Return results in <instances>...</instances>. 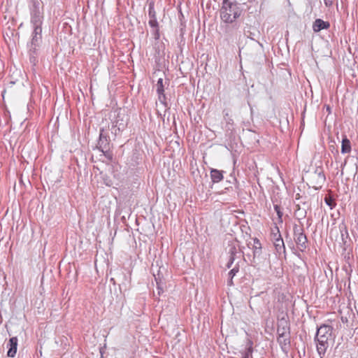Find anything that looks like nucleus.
Segmentation results:
<instances>
[{"mask_svg":"<svg viewBox=\"0 0 358 358\" xmlns=\"http://www.w3.org/2000/svg\"><path fill=\"white\" fill-rule=\"evenodd\" d=\"M315 341L317 343V352L320 358H323L327 349L334 341L333 327L329 324H322L317 327Z\"/></svg>","mask_w":358,"mask_h":358,"instance_id":"nucleus-1","label":"nucleus"},{"mask_svg":"<svg viewBox=\"0 0 358 358\" xmlns=\"http://www.w3.org/2000/svg\"><path fill=\"white\" fill-rule=\"evenodd\" d=\"M242 9L236 1L223 0L220 10L221 20L228 24L233 23L240 17Z\"/></svg>","mask_w":358,"mask_h":358,"instance_id":"nucleus-2","label":"nucleus"},{"mask_svg":"<svg viewBox=\"0 0 358 358\" xmlns=\"http://www.w3.org/2000/svg\"><path fill=\"white\" fill-rule=\"evenodd\" d=\"M110 137L105 132L103 129H100L99 138L97 144V148L109 160L113 159V154L110 151Z\"/></svg>","mask_w":358,"mask_h":358,"instance_id":"nucleus-3","label":"nucleus"},{"mask_svg":"<svg viewBox=\"0 0 358 358\" xmlns=\"http://www.w3.org/2000/svg\"><path fill=\"white\" fill-rule=\"evenodd\" d=\"M30 22L33 26H42L43 22V13L40 10V3L38 0H31L29 5Z\"/></svg>","mask_w":358,"mask_h":358,"instance_id":"nucleus-4","label":"nucleus"},{"mask_svg":"<svg viewBox=\"0 0 358 358\" xmlns=\"http://www.w3.org/2000/svg\"><path fill=\"white\" fill-rule=\"evenodd\" d=\"M294 239L299 250L301 252L305 251L308 248V239L303 229L296 224L294 227Z\"/></svg>","mask_w":358,"mask_h":358,"instance_id":"nucleus-5","label":"nucleus"},{"mask_svg":"<svg viewBox=\"0 0 358 358\" xmlns=\"http://www.w3.org/2000/svg\"><path fill=\"white\" fill-rule=\"evenodd\" d=\"M278 336H287L290 335V327L289 324L284 318H282L278 324L277 328Z\"/></svg>","mask_w":358,"mask_h":358,"instance_id":"nucleus-6","label":"nucleus"},{"mask_svg":"<svg viewBox=\"0 0 358 358\" xmlns=\"http://www.w3.org/2000/svg\"><path fill=\"white\" fill-rule=\"evenodd\" d=\"M18 339L16 336L10 338L8 344L7 356L9 357H14L17 352Z\"/></svg>","mask_w":358,"mask_h":358,"instance_id":"nucleus-7","label":"nucleus"},{"mask_svg":"<svg viewBox=\"0 0 358 358\" xmlns=\"http://www.w3.org/2000/svg\"><path fill=\"white\" fill-rule=\"evenodd\" d=\"M312 27L313 31L317 33L322 29H328L330 27V23L318 18L313 22Z\"/></svg>","mask_w":358,"mask_h":358,"instance_id":"nucleus-8","label":"nucleus"},{"mask_svg":"<svg viewBox=\"0 0 358 358\" xmlns=\"http://www.w3.org/2000/svg\"><path fill=\"white\" fill-rule=\"evenodd\" d=\"M31 41L33 44H41L42 40V26H33Z\"/></svg>","mask_w":358,"mask_h":358,"instance_id":"nucleus-9","label":"nucleus"},{"mask_svg":"<svg viewBox=\"0 0 358 358\" xmlns=\"http://www.w3.org/2000/svg\"><path fill=\"white\" fill-rule=\"evenodd\" d=\"M224 171H220L216 169H211L210 175L211 180L213 183H217L222 181L224 178Z\"/></svg>","mask_w":358,"mask_h":358,"instance_id":"nucleus-10","label":"nucleus"},{"mask_svg":"<svg viewBox=\"0 0 358 358\" xmlns=\"http://www.w3.org/2000/svg\"><path fill=\"white\" fill-rule=\"evenodd\" d=\"M278 342L280 344L282 351L286 352L290 345V335L278 336Z\"/></svg>","mask_w":358,"mask_h":358,"instance_id":"nucleus-11","label":"nucleus"},{"mask_svg":"<svg viewBox=\"0 0 358 358\" xmlns=\"http://www.w3.org/2000/svg\"><path fill=\"white\" fill-rule=\"evenodd\" d=\"M253 262L255 261V259L256 257H259L260 255L262 253V243H260L259 240L257 238H253Z\"/></svg>","mask_w":358,"mask_h":358,"instance_id":"nucleus-12","label":"nucleus"},{"mask_svg":"<svg viewBox=\"0 0 358 358\" xmlns=\"http://www.w3.org/2000/svg\"><path fill=\"white\" fill-rule=\"evenodd\" d=\"M273 245L277 253L279 255L285 253V246L282 238L275 240V241L273 242Z\"/></svg>","mask_w":358,"mask_h":358,"instance_id":"nucleus-13","label":"nucleus"},{"mask_svg":"<svg viewBox=\"0 0 358 358\" xmlns=\"http://www.w3.org/2000/svg\"><path fill=\"white\" fill-rule=\"evenodd\" d=\"M351 151V143L350 140L345 136L342 140L341 153H349Z\"/></svg>","mask_w":358,"mask_h":358,"instance_id":"nucleus-14","label":"nucleus"},{"mask_svg":"<svg viewBox=\"0 0 358 358\" xmlns=\"http://www.w3.org/2000/svg\"><path fill=\"white\" fill-rule=\"evenodd\" d=\"M252 342L250 340H248L245 352H243V358H252Z\"/></svg>","mask_w":358,"mask_h":358,"instance_id":"nucleus-15","label":"nucleus"},{"mask_svg":"<svg viewBox=\"0 0 358 358\" xmlns=\"http://www.w3.org/2000/svg\"><path fill=\"white\" fill-rule=\"evenodd\" d=\"M339 229H340L342 241L344 243H345L346 239L349 238V234H348L347 227L344 224H340Z\"/></svg>","mask_w":358,"mask_h":358,"instance_id":"nucleus-16","label":"nucleus"},{"mask_svg":"<svg viewBox=\"0 0 358 358\" xmlns=\"http://www.w3.org/2000/svg\"><path fill=\"white\" fill-rule=\"evenodd\" d=\"M148 16L150 18H156V11L155 10V2L153 1H150L148 3Z\"/></svg>","mask_w":358,"mask_h":358,"instance_id":"nucleus-17","label":"nucleus"},{"mask_svg":"<svg viewBox=\"0 0 358 358\" xmlns=\"http://www.w3.org/2000/svg\"><path fill=\"white\" fill-rule=\"evenodd\" d=\"M157 95H158V100L164 106L165 110L169 109L170 107L169 106L168 103L166 101V96L164 92L162 93V94H157Z\"/></svg>","mask_w":358,"mask_h":358,"instance_id":"nucleus-18","label":"nucleus"},{"mask_svg":"<svg viewBox=\"0 0 358 358\" xmlns=\"http://www.w3.org/2000/svg\"><path fill=\"white\" fill-rule=\"evenodd\" d=\"M156 92L157 94H162L164 92V86L163 78H160L158 79L156 84Z\"/></svg>","mask_w":358,"mask_h":358,"instance_id":"nucleus-19","label":"nucleus"},{"mask_svg":"<svg viewBox=\"0 0 358 358\" xmlns=\"http://www.w3.org/2000/svg\"><path fill=\"white\" fill-rule=\"evenodd\" d=\"M229 254L230 257H233L236 258V255L238 253V249L234 243H231L229 245Z\"/></svg>","mask_w":358,"mask_h":358,"instance_id":"nucleus-20","label":"nucleus"},{"mask_svg":"<svg viewBox=\"0 0 358 358\" xmlns=\"http://www.w3.org/2000/svg\"><path fill=\"white\" fill-rule=\"evenodd\" d=\"M324 202L329 206L330 209H333L336 205L334 199L330 196L324 198Z\"/></svg>","mask_w":358,"mask_h":358,"instance_id":"nucleus-21","label":"nucleus"},{"mask_svg":"<svg viewBox=\"0 0 358 358\" xmlns=\"http://www.w3.org/2000/svg\"><path fill=\"white\" fill-rule=\"evenodd\" d=\"M40 44H33L32 41H31L29 45V53L38 55V48Z\"/></svg>","mask_w":358,"mask_h":358,"instance_id":"nucleus-22","label":"nucleus"},{"mask_svg":"<svg viewBox=\"0 0 358 358\" xmlns=\"http://www.w3.org/2000/svg\"><path fill=\"white\" fill-rule=\"evenodd\" d=\"M274 210L277 213V215H278V222L280 223H282V215H283V213L282 212L281 210V208L280 207V206L275 204L274 205Z\"/></svg>","mask_w":358,"mask_h":358,"instance_id":"nucleus-23","label":"nucleus"},{"mask_svg":"<svg viewBox=\"0 0 358 358\" xmlns=\"http://www.w3.org/2000/svg\"><path fill=\"white\" fill-rule=\"evenodd\" d=\"M275 229H276L277 231L272 233V239H273V242H275V240H279L280 238H282V236L280 234L279 228L278 227H275Z\"/></svg>","mask_w":358,"mask_h":358,"instance_id":"nucleus-24","label":"nucleus"},{"mask_svg":"<svg viewBox=\"0 0 358 358\" xmlns=\"http://www.w3.org/2000/svg\"><path fill=\"white\" fill-rule=\"evenodd\" d=\"M148 24L153 29L159 28V24L157 22V17L156 18H150Z\"/></svg>","mask_w":358,"mask_h":358,"instance_id":"nucleus-25","label":"nucleus"},{"mask_svg":"<svg viewBox=\"0 0 358 358\" xmlns=\"http://www.w3.org/2000/svg\"><path fill=\"white\" fill-rule=\"evenodd\" d=\"M239 268L238 266L233 268L231 271H229L228 275L229 278H234V277L236 275V273L238 272Z\"/></svg>","mask_w":358,"mask_h":358,"instance_id":"nucleus-26","label":"nucleus"},{"mask_svg":"<svg viewBox=\"0 0 358 358\" xmlns=\"http://www.w3.org/2000/svg\"><path fill=\"white\" fill-rule=\"evenodd\" d=\"M29 55L30 63L32 64L34 66H35L36 64V63L38 62V59H37L38 55L31 54V53H29Z\"/></svg>","mask_w":358,"mask_h":358,"instance_id":"nucleus-27","label":"nucleus"},{"mask_svg":"<svg viewBox=\"0 0 358 358\" xmlns=\"http://www.w3.org/2000/svg\"><path fill=\"white\" fill-rule=\"evenodd\" d=\"M152 36L155 41H158L160 38L159 29H154L152 31Z\"/></svg>","mask_w":358,"mask_h":358,"instance_id":"nucleus-28","label":"nucleus"},{"mask_svg":"<svg viewBox=\"0 0 358 358\" xmlns=\"http://www.w3.org/2000/svg\"><path fill=\"white\" fill-rule=\"evenodd\" d=\"M234 260H235V257H229V261H228V262L227 264V267L228 268H229L232 266Z\"/></svg>","mask_w":358,"mask_h":358,"instance_id":"nucleus-29","label":"nucleus"},{"mask_svg":"<svg viewBox=\"0 0 358 358\" xmlns=\"http://www.w3.org/2000/svg\"><path fill=\"white\" fill-rule=\"evenodd\" d=\"M334 0H324V3L327 7H331L333 5Z\"/></svg>","mask_w":358,"mask_h":358,"instance_id":"nucleus-30","label":"nucleus"},{"mask_svg":"<svg viewBox=\"0 0 358 358\" xmlns=\"http://www.w3.org/2000/svg\"><path fill=\"white\" fill-rule=\"evenodd\" d=\"M318 178L322 180V182L325 180V176L322 172L318 173Z\"/></svg>","mask_w":358,"mask_h":358,"instance_id":"nucleus-31","label":"nucleus"},{"mask_svg":"<svg viewBox=\"0 0 358 358\" xmlns=\"http://www.w3.org/2000/svg\"><path fill=\"white\" fill-rule=\"evenodd\" d=\"M157 290H158V294L160 295L162 293H163V289L159 285V284L157 283Z\"/></svg>","mask_w":358,"mask_h":358,"instance_id":"nucleus-32","label":"nucleus"},{"mask_svg":"<svg viewBox=\"0 0 358 358\" xmlns=\"http://www.w3.org/2000/svg\"><path fill=\"white\" fill-rule=\"evenodd\" d=\"M227 284H228L229 286L233 285H234V283H233V278H229V280H228Z\"/></svg>","mask_w":358,"mask_h":358,"instance_id":"nucleus-33","label":"nucleus"},{"mask_svg":"<svg viewBox=\"0 0 358 358\" xmlns=\"http://www.w3.org/2000/svg\"><path fill=\"white\" fill-rule=\"evenodd\" d=\"M327 111H328L329 113H331V107L329 105L325 106Z\"/></svg>","mask_w":358,"mask_h":358,"instance_id":"nucleus-34","label":"nucleus"},{"mask_svg":"<svg viewBox=\"0 0 358 358\" xmlns=\"http://www.w3.org/2000/svg\"><path fill=\"white\" fill-rule=\"evenodd\" d=\"M227 124H232L233 123V120L231 118L229 117L227 120Z\"/></svg>","mask_w":358,"mask_h":358,"instance_id":"nucleus-35","label":"nucleus"},{"mask_svg":"<svg viewBox=\"0 0 358 358\" xmlns=\"http://www.w3.org/2000/svg\"><path fill=\"white\" fill-rule=\"evenodd\" d=\"M345 164H346V161H345V162L342 164L341 166H342V167H343V166H345Z\"/></svg>","mask_w":358,"mask_h":358,"instance_id":"nucleus-36","label":"nucleus"},{"mask_svg":"<svg viewBox=\"0 0 358 358\" xmlns=\"http://www.w3.org/2000/svg\"><path fill=\"white\" fill-rule=\"evenodd\" d=\"M110 281L114 282L113 278H111V279H110Z\"/></svg>","mask_w":358,"mask_h":358,"instance_id":"nucleus-37","label":"nucleus"}]
</instances>
